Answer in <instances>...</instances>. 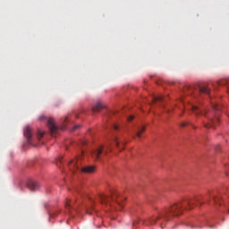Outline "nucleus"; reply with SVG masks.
Masks as SVG:
<instances>
[{
  "mask_svg": "<svg viewBox=\"0 0 229 229\" xmlns=\"http://www.w3.org/2000/svg\"><path fill=\"white\" fill-rule=\"evenodd\" d=\"M181 126H182V128H185V126H187V123H182L181 124Z\"/></svg>",
  "mask_w": 229,
  "mask_h": 229,
  "instance_id": "25",
  "label": "nucleus"
},
{
  "mask_svg": "<svg viewBox=\"0 0 229 229\" xmlns=\"http://www.w3.org/2000/svg\"><path fill=\"white\" fill-rule=\"evenodd\" d=\"M65 207L66 208H71V202L69 200H67Z\"/></svg>",
  "mask_w": 229,
  "mask_h": 229,
  "instance_id": "21",
  "label": "nucleus"
},
{
  "mask_svg": "<svg viewBox=\"0 0 229 229\" xmlns=\"http://www.w3.org/2000/svg\"><path fill=\"white\" fill-rule=\"evenodd\" d=\"M61 130H65V123L61 127Z\"/></svg>",
  "mask_w": 229,
  "mask_h": 229,
  "instance_id": "27",
  "label": "nucleus"
},
{
  "mask_svg": "<svg viewBox=\"0 0 229 229\" xmlns=\"http://www.w3.org/2000/svg\"><path fill=\"white\" fill-rule=\"evenodd\" d=\"M78 128H80V125H75V126H73V128H72V131H74L78 130Z\"/></svg>",
  "mask_w": 229,
  "mask_h": 229,
  "instance_id": "23",
  "label": "nucleus"
},
{
  "mask_svg": "<svg viewBox=\"0 0 229 229\" xmlns=\"http://www.w3.org/2000/svg\"><path fill=\"white\" fill-rule=\"evenodd\" d=\"M28 187L30 191H38V189H40V184L38 182L30 181L28 182Z\"/></svg>",
  "mask_w": 229,
  "mask_h": 229,
  "instance_id": "9",
  "label": "nucleus"
},
{
  "mask_svg": "<svg viewBox=\"0 0 229 229\" xmlns=\"http://www.w3.org/2000/svg\"><path fill=\"white\" fill-rule=\"evenodd\" d=\"M217 83H218V85H228V81L222 80V81H219Z\"/></svg>",
  "mask_w": 229,
  "mask_h": 229,
  "instance_id": "18",
  "label": "nucleus"
},
{
  "mask_svg": "<svg viewBox=\"0 0 229 229\" xmlns=\"http://www.w3.org/2000/svg\"><path fill=\"white\" fill-rule=\"evenodd\" d=\"M45 133L46 132H44L43 131H38V132L37 134L38 140H40V139H42V137H44Z\"/></svg>",
  "mask_w": 229,
  "mask_h": 229,
  "instance_id": "16",
  "label": "nucleus"
},
{
  "mask_svg": "<svg viewBox=\"0 0 229 229\" xmlns=\"http://www.w3.org/2000/svg\"><path fill=\"white\" fill-rule=\"evenodd\" d=\"M133 119H135V116L131 115V116L128 118V121H133Z\"/></svg>",
  "mask_w": 229,
  "mask_h": 229,
  "instance_id": "24",
  "label": "nucleus"
},
{
  "mask_svg": "<svg viewBox=\"0 0 229 229\" xmlns=\"http://www.w3.org/2000/svg\"><path fill=\"white\" fill-rule=\"evenodd\" d=\"M82 146H85L87 144V141H81Z\"/></svg>",
  "mask_w": 229,
  "mask_h": 229,
  "instance_id": "28",
  "label": "nucleus"
},
{
  "mask_svg": "<svg viewBox=\"0 0 229 229\" xmlns=\"http://www.w3.org/2000/svg\"><path fill=\"white\" fill-rule=\"evenodd\" d=\"M211 115H215V113H214V111H212V112H211Z\"/></svg>",
  "mask_w": 229,
  "mask_h": 229,
  "instance_id": "29",
  "label": "nucleus"
},
{
  "mask_svg": "<svg viewBox=\"0 0 229 229\" xmlns=\"http://www.w3.org/2000/svg\"><path fill=\"white\" fill-rule=\"evenodd\" d=\"M133 225H137V222H134Z\"/></svg>",
  "mask_w": 229,
  "mask_h": 229,
  "instance_id": "31",
  "label": "nucleus"
},
{
  "mask_svg": "<svg viewBox=\"0 0 229 229\" xmlns=\"http://www.w3.org/2000/svg\"><path fill=\"white\" fill-rule=\"evenodd\" d=\"M219 123V118L216 117L215 119L209 118V123L205 124L206 128H214L216 124Z\"/></svg>",
  "mask_w": 229,
  "mask_h": 229,
  "instance_id": "10",
  "label": "nucleus"
},
{
  "mask_svg": "<svg viewBox=\"0 0 229 229\" xmlns=\"http://www.w3.org/2000/svg\"><path fill=\"white\" fill-rule=\"evenodd\" d=\"M191 110L195 115H205L208 117V113L205 110L203 104H199V106H191Z\"/></svg>",
  "mask_w": 229,
  "mask_h": 229,
  "instance_id": "4",
  "label": "nucleus"
},
{
  "mask_svg": "<svg viewBox=\"0 0 229 229\" xmlns=\"http://www.w3.org/2000/svg\"><path fill=\"white\" fill-rule=\"evenodd\" d=\"M199 89L200 94H210V88L207 84L200 85Z\"/></svg>",
  "mask_w": 229,
  "mask_h": 229,
  "instance_id": "13",
  "label": "nucleus"
},
{
  "mask_svg": "<svg viewBox=\"0 0 229 229\" xmlns=\"http://www.w3.org/2000/svg\"><path fill=\"white\" fill-rule=\"evenodd\" d=\"M124 199H126L124 197H121L117 191H112L111 196H106L105 194L99 195V201L102 203V205H112L113 201V203H116V205L120 207L118 210L123 209V201H124Z\"/></svg>",
  "mask_w": 229,
  "mask_h": 229,
  "instance_id": "2",
  "label": "nucleus"
},
{
  "mask_svg": "<svg viewBox=\"0 0 229 229\" xmlns=\"http://www.w3.org/2000/svg\"><path fill=\"white\" fill-rule=\"evenodd\" d=\"M24 137L27 138L28 143L31 144V137H33V131L30 125H27L23 131Z\"/></svg>",
  "mask_w": 229,
  "mask_h": 229,
  "instance_id": "7",
  "label": "nucleus"
},
{
  "mask_svg": "<svg viewBox=\"0 0 229 229\" xmlns=\"http://www.w3.org/2000/svg\"><path fill=\"white\" fill-rule=\"evenodd\" d=\"M39 121H47V117L41 115L39 116Z\"/></svg>",
  "mask_w": 229,
  "mask_h": 229,
  "instance_id": "20",
  "label": "nucleus"
},
{
  "mask_svg": "<svg viewBox=\"0 0 229 229\" xmlns=\"http://www.w3.org/2000/svg\"><path fill=\"white\" fill-rule=\"evenodd\" d=\"M81 173H94L96 171V166L88 165L81 168Z\"/></svg>",
  "mask_w": 229,
  "mask_h": 229,
  "instance_id": "12",
  "label": "nucleus"
},
{
  "mask_svg": "<svg viewBox=\"0 0 229 229\" xmlns=\"http://www.w3.org/2000/svg\"><path fill=\"white\" fill-rule=\"evenodd\" d=\"M63 123H69V116L63 119Z\"/></svg>",
  "mask_w": 229,
  "mask_h": 229,
  "instance_id": "22",
  "label": "nucleus"
},
{
  "mask_svg": "<svg viewBox=\"0 0 229 229\" xmlns=\"http://www.w3.org/2000/svg\"><path fill=\"white\" fill-rule=\"evenodd\" d=\"M114 142L116 148H119V144H121V140H119V138L115 137Z\"/></svg>",
  "mask_w": 229,
  "mask_h": 229,
  "instance_id": "17",
  "label": "nucleus"
},
{
  "mask_svg": "<svg viewBox=\"0 0 229 229\" xmlns=\"http://www.w3.org/2000/svg\"><path fill=\"white\" fill-rule=\"evenodd\" d=\"M227 92H229V87H227Z\"/></svg>",
  "mask_w": 229,
  "mask_h": 229,
  "instance_id": "30",
  "label": "nucleus"
},
{
  "mask_svg": "<svg viewBox=\"0 0 229 229\" xmlns=\"http://www.w3.org/2000/svg\"><path fill=\"white\" fill-rule=\"evenodd\" d=\"M153 103H157L158 101H164V96L160 95L158 97H152Z\"/></svg>",
  "mask_w": 229,
  "mask_h": 229,
  "instance_id": "15",
  "label": "nucleus"
},
{
  "mask_svg": "<svg viewBox=\"0 0 229 229\" xmlns=\"http://www.w3.org/2000/svg\"><path fill=\"white\" fill-rule=\"evenodd\" d=\"M212 108H213L214 111L219 110V106L217 105H216V104L212 105Z\"/></svg>",
  "mask_w": 229,
  "mask_h": 229,
  "instance_id": "19",
  "label": "nucleus"
},
{
  "mask_svg": "<svg viewBox=\"0 0 229 229\" xmlns=\"http://www.w3.org/2000/svg\"><path fill=\"white\" fill-rule=\"evenodd\" d=\"M105 108V105H103V102L98 101L97 104L92 107L93 112H99L100 110H103Z\"/></svg>",
  "mask_w": 229,
  "mask_h": 229,
  "instance_id": "11",
  "label": "nucleus"
},
{
  "mask_svg": "<svg viewBox=\"0 0 229 229\" xmlns=\"http://www.w3.org/2000/svg\"><path fill=\"white\" fill-rule=\"evenodd\" d=\"M114 130H119V125H114Z\"/></svg>",
  "mask_w": 229,
  "mask_h": 229,
  "instance_id": "26",
  "label": "nucleus"
},
{
  "mask_svg": "<svg viewBox=\"0 0 229 229\" xmlns=\"http://www.w3.org/2000/svg\"><path fill=\"white\" fill-rule=\"evenodd\" d=\"M68 167L72 173H74V171H77L78 169H80V163H78V159H72L68 163Z\"/></svg>",
  "mask_w": 229,
  "mask_h": 229,
  "instance_id": "8",
  "label": "nucleus"
},
{
  "mask_svg": "<svg viewBox=\"0 0 229 229\" xmlns=\"http://www.w3.org/2000/svg\"><path fill=\"white\" fill-rule=\"evenodd\" d=\"M110 151V147L108 146H102L97 148L96 150H93L91 152V157L95 158V160H101L103 156L106 155Z\"/></svg>",
  "mask_w": 229,
  "mask_h": 229,
  "instance_id": "3",
  "label": "nucleus"
},
{
  "mask_svg": "<svg viewBox=\"0 0 229 229\" xmlns=\"http://www.w3.org/2000/svg\"><path fill=\"white\" fill-rule=\"evenodd\" d=\"M146 131V127H141L140 129H138V131L136 132V136L140 139L142 133Z\"/></svg>",
  "mask_w": 229,
  "mask_h": 229,
  "instance_id": "14",
  "label": "nucleus"
},
{
  "mask_svg": "<svg viewBox=\"0 0 229 229\" xmlns=\"http://www.w3.org/2000/svg\"><path fill=\"white\" fill-rule=\"evenodd\" d=\"M47 126L50 130L51 135H55V133L58 131V127L55 124V120L53 118L47 120Z\"/></svg>",
  "mask_w": 229,
  "mask_h": 229,
  "instance_id": "6",
  "label": "nucleus"
},
{
  "mask_svg": "<svg viewBox=\"0 0 229 229\" xmlns=\"http://www.w3.org/2000/svg\"><path fill=\"white\" fill-rule=\"evenodd\" d=\"M209 196L213 199V201L216 203V205H223V191H218L216 194H209Z\"/></svg>",
  "mask_w": 229,
  "mask_h": 229,
  "instance_id": "5",
  "label": "nucleus"
},
{
  "mask_svg": "<svg viewBox=\"0 0 229 229\" xmlns=\"http://www.w3.org/2000/svg\"><path fill=\"white\" fill-rule=\"evenodd\" d=\"M196 201H199V198L191 199V198H184L182 201L174 204L169 208H165L163 211H158L157 216L149 217L147 221L148 225H156L157 221L160 219V217H164L165 221H169V217L171 216H181L182 209V208H194V203Z\"/></svg>",
  "mask_w": 229,
  "mask_h": 229,
  "instance_id": "1",
  "label": "nucleus"
}]
</instances>
